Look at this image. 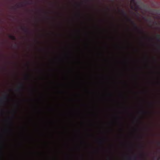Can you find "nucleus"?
<instances>
[{
	"label": "nucleus",
	"instance_id": "obj_3",
	"mask_svg": "<svg viewBox=\"0 0 160 160\" xmlns=\"http://www.w3.org/2000/svg\"><path fill=\"white\" fill-rule=\"evenodd\" d=\"M9 37L12 40H14L15 39V38L14 36L10 35Z\"/></svg>",
	"mask_w": 160,
	"mask_h": 160
},
{
	"label": "nucleus",
	"instance_id": "obj_5",
	"mask_svg": "<svg viewBox=\"0 0 160 160\" xmlns=\"http://www.w3.org/2000/svg\"><path fill=\"white\" fill-rule=\"evenodd\" d=\"M2 147L0 145V150L1 151H0V153H2Z\"/></svg>",
	"mask_w": 160,
	"mask_h": 160
},
{
	"label": "nucleus",
	"instance_id": "obj_4",
	"mask_svg": "<svg viewBox=\"0 0 160 160\" xmlns=\"http://www.w3.org/2000/svg\"><path fill=\"white\" fill-rule=\"evenodd\" d=\"M27 152L28 154H32V153H35L34 152H31V151L28 152Z\"/></svg>",
	"mask_w": 160,
	"mask_h": 160
},
{
	"label": "nucleus",
	"instance_id": "obj_11",
	"mask_svg": "<svg viewBox=\"0 0 160 160\" xmlns=\"http://www.w3.org/2000/svg\"><path fill=\"white\" fill-rule=\"evenodd\" d=\"M41 160H43L42 159Z\"/></svg>",
	"mask_w": 160,
	"mask_h": 160
},
{
	"label": "nucleus",
	"instance_id": "obj_6",
	"mask_svg": "<svg viewBox=\"0 0 160 160\" xmlns=\"http://www.w3.org/2000/svg\"><path fill=\"white\" fill-rule=\"evenodd\" d=\"M99 143H102V141H99Z\"/></svg>",
	"mask_w": 160,
	"mask_h": 160
},
{
	"label": "nucleus",
	"instance_id": "obj_7",
	"mask_svg": "<svg viewBox=\"0 0 160 160\" xmlns=\"http://www.w3.org/2000/svg\"><path fill=\"white\" fill-rule=\"evenodd\" d=\"M44 153V152H41V154H43V153Z\"/></svg>",
	"mask_w": 160,
	"mask_h": 160
},
{
	"label": "nucleus",
	"instance_id": "obj_2",
	"mask_svg": "<svg viewBox=\"0 0 160 160\" xmlns=\"http://www.w3.org/2000/svg\"><path fill=\"white\" fill-rule=\"evenodd\" d=\"M29 75L28 74L24 76L25 79H28L29 78Z\"/></svg>",
	"mask_w": 160,
	"mask_h": 160
},
{
	"label": "nucleus",
	"instance_id": "obj_8",
	"mask_svg": "<svg viewBox=\"0 0 160 160\" xmlns=\"http://www.w3.org/2000/svg\"><path fill=\"white\" fill-rule=\"evenodd\" d=\"M42 79H45V78H42Z\"/></svg>",
	"mask_w": 160,
	"mask_h": 160
},
{
	"label": "nucleus",
	"instance_id": "obj_1",
	"mask_svg": "<svg viewBox=\"0 0 160 160\" xmlns=\"http://www.w3.org/2000/svg\"><path fill=\"white\" fill-rule=\"evenodd\" d=\"M130 6L132 9L136 11L138 10V6L135 3L134 0H131Z\"/></svg>",
	"mask_w": 160,
	"mask_h": 160
},
{
	"label": "nucleus",
	"instance_id": "obj_9",
	"mask_svg": "<svg viewBox=\"0 0 160 160\" xmlns=\"http://www.w3.org/2000/svg\"><path fill=\"white\" fill-rule=\"evenodd\" d=\"M1 160H3L2 159Z\"/></svg>",
	"mask_w": 160,
	"mask_h": 160
},
{
	"label": "nucleus",
	"instance_id": "obj_10",
	"mask_svg": "<svg viewBox=\"0 0 160 160\" xmlns=\"http://www.w3.org/2000/svg\"><path fill=\"white\" fill-rule=\"evenodd\" d=\"M33 160H34V159H33Z\"/></svg>",
	"mask_w": 160,
	"mask_h": 160
},
{
	"label": "nucleus",
	"instance_id": "obj_12",
	"mask_svg": "<svg viewBox=\"0 0 160 160\" xmlns=\"http://www.w3.org/2000/svg\"><path fill=\"white\" fill-rule=\"evenodd\" d=\"M54 160H56V159H55Z\"/></svg>",
	"mask_w": 160,
	"mask_h": 160
}]
</instances>
